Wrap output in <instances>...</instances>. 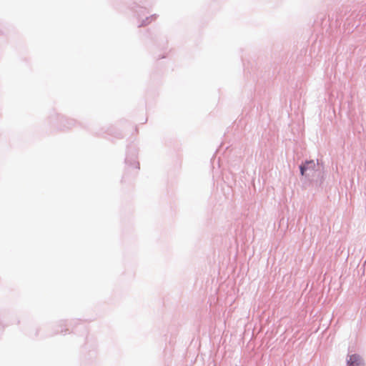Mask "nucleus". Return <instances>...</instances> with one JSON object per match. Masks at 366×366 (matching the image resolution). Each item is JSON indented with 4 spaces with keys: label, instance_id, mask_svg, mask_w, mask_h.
Wrapping results in <instances>:
<instances>
[{
    "label": "nucleus",
    "instance_id": "nucleus-1",
    "mask_svg": "<svg viewBox=\"0 0 366 366\" xmlns=\"http://www.w3.org/2000/svg\"><path fill=\"white\" fill-rule=\"evenodd\" d=\"M347 362L348 366H363L362 358L357 354L350 355Z\"/></svg>",
    "mask_w": 366,
    "mask_h": 366
},
{
    "label": "nucleus",
    "instance_id": "nucleus-2",
    "mask_svg": "<svg viewBox=\"0 0 366 366\" xmlns=\"http://www.w3.org/2000/svg\"><path fill=\"white\" fill-rule=\"evenodd\" d=\"M315 166V163L314 161L307 162H306L305 165L300 166V172H301L302 175L305 174V171L307 169L314 167Z\"/></svg>",
    "mask_w": 366,
    "mask_h": 366
}]
</instances>
